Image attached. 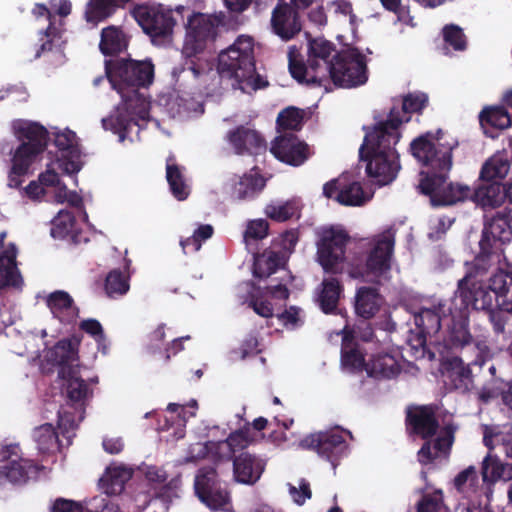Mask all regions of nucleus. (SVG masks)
Listing matches in <instances>:
<instances>
[{"instance_id":"nucleus-1","label":"nucleus","mask_w":512,"mask_h":512,"mask_svg":"<svg viewBox=\"0 0 512 512\" xmlns=\"http://www.w3.org/2000/svg\"><path fill=\"white\" fill-rule=\"evenodd\" d=\"M458 146L454 139H444V132L428 131L416 137L410 143L412 156L430 171L420 172L418 188L420 193L430 199L433 207L452 206L472 199L484 209L497 208L504 202L503 185L487 182L472 192L468 185L447 183L448 173L452 167V152Z\"/></svg>"},{"instance_id":"nucleus-2","label":"nucleus","mask_w":512,"mask_h":512,"mask_svg":"<svg viewBox=\"0 0 512 512\" xmlns=\"http://www.w3.org/2000/svg\"><path fill=\"white\" fill-rule=\"evenodd\" d=\"M105 73L122 98V109L115 115L102 119L105 130H111L123 141L132 125L149 117V103L139 88L150 85L154 78V65L150 60L117 58L105 60Z\"/></svg>"},{"instance_id":"nucleus-3","label":"nucleus","mask_w":512,"mask_h":512,"mask_svg":"<svg viewBox=\"0 0 512 512\" xmlns=\"http://www.w3.org/2000/svg\"><path fill=\"white\" fill-rule=\"evenodd\" d=\"M397 109L390 110L388 118L369 129L359 149V156L366 162V173L379 186L392 183L401 169L400 155L395 146L401 139L403 119Z\"/></svg>"},{"instance_id":"nucleus-4","label":"nucleus","mask_w":512,"mask_h":512,"mask_svg":"<svg viewBox=\"0 0 512 512\" xmlns=\"http://www.w3.org/2000/svg\"><path fill=\"white\" fill-rule=\"evenodd\" d=\"M350 240L349 234L334 227L323 229L317 243V261L329 277L322 280L316 297V302L325 314L336 312L339 300L344 292V286L338 275L344 271L346 246Z\"/></svg>"},{"instance_id":"nucleus-5","label":"nucleus","mask_w":512,"mask_h":512,"mask_svg":"<svg viewBox=\"0 0 512 512\" xmlns=\"http://www.w3.org/2000/svg\"><path fill=\"white\" fill-rule=\"evenodd\" d=\"M436 404L409 405L405 410V428L409 436L424 440L417 452V460L422 465L433 463L439 456H448L455 440L456 427L445 425L440 428Z\"/></svg>"},{"instance_id":"nucleus-6","label":"nucleus","mask_w":512,"mask_h":512,"mask_svg":"<svg viewBox=\"0 0 512 512\" xmlns=\"http://www.w3.org/2000/svg\"><path fill=\"white\" fill-rule=\"evenodd\" d=\"M318 78L322 79L319 87L330 91V85L337 88L351 89L362 86L368 81L366 56L357 48L336 52L332 65L321 70Z\"/></svg>"},{"instance_id":"nucleus-7","label":"nucleus","mask_w":512,"mask_h":512,"mask_svg":"<svg viewBox=\"0 0 512 512\" xmlns=\"http://www.w3.org/2000/svg\"><path fill=\"white\" fill-rule=\"evenodd\" d=\"M455 297L452 299L451 306L448 308L451 315V324L448 326L447 334L444 339L445 346L451 351L467 354L472 352L474 364L482 367L487 361L491 360L493 353L485 341L476 340L469 328V308H463L462 302L457 304Z\"/></svg>"},{"instance_id":"nucleus-8","label":"nucleus","mask_w":512,"mask_h":512,"mask_svg":"<svg viewBox=\"0 0 512 512\" xmlns=\"http://www.w3.org/2000/svg\"><path fill=\"white\" fill-rule=\"evenodd\" d=\"M217 72L223 79L232 80L234 88L253 78L256 73L254 42L249 36H239L217 57Z\"/></svg>"},{"instance_id":"nucleus-9","label":"nucleus","mask_w":512,"mask_h":512,"mask_svg":"<svg viewBox=\"0 0 512 512\" xmlns=\"http://www.w3.org/2000/svg\"><path fill=\"white\" fill-rule=\"evenodd\" d=\"M480 251L474 260L467 264V271L463 278L458 280L454 292L456 299L462 302L463 308H483L490 306V294L483 287L478 277L484 276L490 267V257L493 248L486 249L479 246Z\"/></svg>"},{"instance_id":"nucleus-10","label":"nucleus","mask_w":512,"mask_h":512,"mask_svg":"<svg viewBox=\"0 0 512 512\" xmlns=\"http://www.w3.org/2000/svg\"><path fill=\"white\" fill-rule=\"evenodd\" d=\"M225 12L214 14L193 13L187 20L186 38L182 52L188 55L202 53L209 42H214L220 26H228Z\"/></svg>"},{"instance_id":"nucleus-11","label":"nucleus","mask_w":512,"mask_h":512,"mask_svg":"<svg viewBox=\"0 0 512 512\" xmlns=\"http://www.w3.org/2000/svg\"><path fill=\"white\" fill-rule=\"evenodd\" d=\"M394 245L393 235H381L368 251L365 264L353 267L351 276L374 284H380L381 279L391 270Z\"/></svg>"},{"instance_id":"nucleus-12","label":"nucleus","mask_w":512,"mask_h":512,"mask_svg":"<svg viewBox=\"0 0 512 512\" xmlns=\"http://www.w3.org/2000/svg\"><path fill=\"white\" fill-rule=\"evenodd\" d=\"M132 13L140 27L153 41L166 39L172 35L176 19L171 9L161 4L137 5Z\"/></svg>"},{"instance_id":"nucleus-13","label":"nucleus","mask_w":512,"mask_h":512,"mask_svg":"<svg viewBox=\"0 0 512 512\" xmlns=\"http://www.w3.org/2000/svg\"><path fill=\"white\" fill-rule=\"evenodd\" d=\"M194 489L199 500L210 509H223L229 504L227 485L219 479L214 467L204 466L198 469Z\"/></svg>"},{"instance_id":"nucleus-14","label":"nucleus","mask_w":512,"mask_h":512,"mask_svg":"<svg viewBox=\"0 0 512 512\" xmlns=\"http://www.w3.org/2000/svg\"><path fill=\"white\" fill-rule=\"evenodd\" d=\"M18 446L6 447L4 461L0 465V479L15 484H25L32 476L38 473V466L31 460L20 457L17 453Z\"/></svg>"},{"instance_id":"nucleus-15","label":"nucleus","mask_w":512,"mask_h":512,"mask_svg":"<svg viewBox=\"0 0 512 512\" xmlns=\"http://www.w3.org/2000/svg\"><path fill=\"white\" fill-rule=\"evenodd\" d=\"M300 446L315 451L319 456L334 463L346 449V442L338 432L312 433L300 441Z\"/></svg>"},{"instance_id":"nucleus-16","label":"nucleus","mask_w":512,"mask_h":512,"mask_svg":"<svg viewBox=\"0 0 512 512\" xmlns=\"http://www.w3.org/2000/svg\"><path fill=\"white\" fill-rule=\"evenodd\" d=\"M79 344L78 340L64 338L47 350L46 360L59 367V377L71 375L78 370Z\"/></svg>"},{"instance_id":"nucleus-17","label":"nucleus","mask_w":512,"mask_h":512,"mask_svg":"<svg viewBox=\"0 0 512 512\" xmlns=\"http://www.w3.org/2000/svg\"><path fill=\"white\" fill-rule=\"evenodd\" d=\"M473 359L465 362L463 357H447L443 362L445 383L453 390L467 393L474 387V375L471 370Z\"/></svg>"},{"instance_id":"nucleus-18","label":"nucleus","mask_w":512,"mask_h":512,"mask_svg":"<svg viewBox=\"0 0 512 512\" xmlns=\"http://www.w3.org/2000/svg\"><path fill=\"white\" fill-rule=\"evenodd\" d=\"M271 153L283 163L300 166L309 158V146L293 133H287L274 140Z\"/></svg>"},{"instance_id":"nucleus-19","label":"nucleus","mask_w":512,"mask_h":512,"mask_svg":"<svg viewBox=\"0 0 512 512\" xmlns=\"http://www.w3.org/2000/svg\"><path fill=\"white\" fill-rule=\"evenodd\" d=\"M512 241V214L511 211L497 212L482 230L479 246L493 248L494 243L507 244Z\"/></svg>"},{"instance_id":"nucleus-20","label":"nucleus","mask_w":512,"mask_h":512,"mask_svg":"<svg viewBox=\"0 0 512 512\" xmlns=\"http://www.w3.org/2000/svg\"><path fill=\"white\" fill-rule=\"evenodd\" d=\"M445 305L439 303L433 308H421L414 315V323L420 330L419 334L415 338L416 344L412 345V349L415 350V354L422 349L421 355L424 354L423 348L426 343V336L434 335L441 329V316L445 314Z\"/></svg>"},{"instance_id":"nucleus-21","label":"nucleus","mask_w":512,"mask_h":512,"mask_svg":"<svg viewBox=\"0 0 512 512\" xmlns=\"http://www.w3.org/2000/svg\"><path fill=\"white\" fill-rule=\"evenodd\" d=\"M250 432L249 426L236 430L226 440L211 443L209 451L218 462L230 461L239 453L245 452L244 449L252 442Z\"/></svg>"},{"instance_id":"nucleus-22","label":"nucleus","mask_w":512,"mask_h":512,"mask_svg":"<svg viewBox=\"0 0 512 512\" xmlns=\"http://www.w3.org/2000/svg\"><path fill=\"white\" fill-rule=\"evenodd\" d=\"M271 24L275 34L283 40L292 39L302 28L299 13L286 3L273 10Z\"/></svg>"},{"instance_id":"nucleus-23","label":"nucleus","mask_w":512,"mask_h":512,"mask_svg":"<svg viewBox=\"0 0 512 512\" xmlns=\"http://www.w3.org/2000/svg\"><path fill=\"white\" fill-rule=\"evenodd\" d=\"M232 460L234 479L242 484L256 483L265 469L264 461L249 452H241Z\"/></svg>"},{"instance_id":"nucleus-24","label":"nucleus","mask_w":512,"mask_h":512,"mask_svg":"<svg viewBox=\"0 0 512 512\" xmlns=\"http://www.w3.org/2000/svg\"><path fill=\"white\" fill-rule=\"evenodd\" d=\"M485 289L494 294L496 307L512 313V272L499 269L489 278Z\"/></svg>"},{"instance_id":"nucleus-25","label":"nucleus","mask_w":512,"mask_h":512,"mask_svg":"<svg viewBox=\"0 0 512 512\" xmlns=\"http://www.w3.org/2000/svg\"><path fill=\"white\" fill-rule=\"evenodd\" d=\"M46 305L61 323L71 324L79 315V308L75 306L73 298L68 292L57 290L46 297Z\"/></svg>"},{"instance_id":"nucleus-26","label":"nucleus","mask_w":512,"mask_h":512,"mask_svg":"<svg viewBox=\"0 0 512 512\" xmlns=\"http://www.w3.org/2000/svg\"><path fill=\"white\" fill-rule=\"evenodd\" d=\"M228 139L238 154L257 153L266 148L265 139L260 133L242 125L230 131Z\"/></svg>"},{"instance_id":"nucleus-27","label":"nucleus","mask_w":512,"mask_h":512,"mask_svg":"<svg viewBox=\"0 0 512 512\" xmlns=\"http://www.w3.org/2000/svg\"><path fill=\"white\" fill-rule=\"evenodd\" d=\"M335 45L326 39H313L309 42L308 62L312 71L316 70V75L313 76V81H318V86L321 84L322 79L318 78L321 70L326 66L332 65V58L330 56L335 52Z\"/></svg>"},{"instance_id":"nucleus-28","label":"nucleus","mask_w":512,"mask_h":512,"mask_svg":"<svg viewBox=\"0 0 512 512\" xmlns=\"http://www.w3.org/2000/svg\"><path fill=\"white\" fill-rule=\"evenodd\" d=\"M383 298L375 287H359L355 295L354 309L357 316L369 320L382 306Z\"/></svg>"},{"instance_id":"nucleus-29","label":"nucleus","mask_w":512,"mask_h":512,"mask_svg":"<svg viewBox=\"0 0 512 512\" xmlns=\"http://www.w3.org/2000/svg\"><path fill=\"white\" fill-rule=\"evenodd\" d=\"M401 371L394 356L389 353H378L371 356L366 365L369 377L375 379H392Z\"/></svg>"},{"instance_id":"nucleus-30","label":"nucleus","mask_w":512,"mask_h":512,"mask_svg":"<svg viewBox=\"0 0 512 512\" xmlns=\"http://www.w3.org/2000/svg\"><path fill=\"white\" fill-rule=\"evenodd\" d=\"M131 469L124 466H110L100 479L105 497L116 496L123 492L125 484L132 478Z\"/></svg>"},{"instance_id":"nucleus-31","label":"nucleus","mask_w":512,"mask_h":512,"mask_svg":"<svg viewBox=\"0 0 512 512\" xmlns=\"http://www.w3.org/2000/svg\"><path fill=\"white\" fill-rule=\"evenodd\" d=\"M128 37L116 26H108L101 31L99 49L105 56L118 55L128 47Z\"/></svg>"},{"instance_id":"nucleus-32","label":"nucleus","mask_w":512,"mask_h":512,"mask_svg":"<svg viewBox=\"0 0 512 512\" xmlns=\"http://www.w3.org/2000/svg\"><path fill=\"white\" fill-rule=\"evenodd\" d=\"M481 475L483 482L495 483L512 479V464L504 463L498 456L488 454L482 461Z\"/></svg>"},{"instance_id":"nucleus-33","label":"nucleus","mask_w":512,"mask_h":512,"mask_svg":"<svg viewBox=\"0 0 512 512\" xmlns=\"http://www.w3.org/2000/svg\"><path fill=\"white\" fill-rule=\"evenodd\" d=\"M38 154L40 153L32 148L30 149V145L21 143L15 150L12 158V167L9 173L10 181L14 182L15 185H19L21 183L20 177L28 172Z\"/></svg>"},{"instance_id":"nucleus-34","label":"nucleus","mask_w":512,"mask_h":512,"mask_svg":"<svg viewBox=\"0 0 512 512\" xmlns=\"http://www.w3.org/2000/svg\"><path fill=\"white\" fill-rule=\"evenodd\" d=\"M265 187V180L259 174H244L233 185L231 196L236 200L256 197Z\"/></svg>"},{"instance_id":"nucleus-35","label":"nucleus","mask_w":512,"mask_h":512,"mask_svg":"<svg viewBox=\"0 0 512 512\" xmlns=\"http://www.w3.org/2000/svg\"><path fill=\"white\" fill-rule=\"evenodd\" d=\"M174 157H169L166 164V179L172 195L179 201L187 199L190 190L186 183L183 169L175 163H171Z\"/></svg>"},{"instance_id":"nucleus-36","label":"nucleus","mask_w":512,"mask_h":512,"mask_svg":"<svg viewBox=\"0 0 512 512\" xmlns=\"http://www.w3.org/2000/svg\"><path fill=\"white\" fill-rule=\"evenodd\" d=\"M33 439L37 444L39 452L53 454L60 451L61 443L58 433L50 423H45L33 430Z\"/></svg>"},{"instance_id":"nucleus-37","label":"nucleus","mask_w":512,"mask_h":512,"mask_svg":"<svg viewBox=\"0 0 512 512\" xmlns=\"http://www.w3.org/2000/svg\"><path fill=\"white\" fill-rule=\"evenodd\" d=\"M280 256L277 252L269 251L263 254H256L253 263V276L259 280L270 278L274 274H279L281 270Z\"/></svg>"},{"instance_id":"nucleus-38","label":"nucleus","mask_w":512,"mask_h":512,"mask_svg":"<svg viewBox=\"0 0 512 512\" xmlns=\"http://www.w3.org/2000/svg\"><path fill=\"white\" fill-rule=\"evenodd\" d=\"M79 370L72 373L71 375H66L64 377H60L65 380V394L68 399V402L72 405L83 404L87 399L89 394H92V391L89 390V387L85 380L78 376Z\"/></svg>"},{"instance_id":"nucleus-39","label":"nucleus","mask_w":512,"mask_h":512,"mask_svg":"<svg viewBox=\"0 0 512 512\" xmlns=\"http://www.w3.org/2000/svg\"><path fill=\"white\" fill-rule=\"evenodd\" d=\"M453 486L464 497L476 494L480 488L479 476L474 466H469L459 472L453 479Z\"/></svg>"},{"instance_id":"nucleus-40","label":"nucleus","mask_w":512,"mask_h":512,"mask_svg":"<svg viewBox=\"0 0 512 512\" xmlns=\"http://www.w3.org/2000/svg\"><path fill=\"white\" fill-rule=\"evenodd\" d=\"M481 126H490L496 129H506L511 125V117L504 106L484 108L479 115Z\"/></svg>"},{"instance_id":"nucleus-41","label":"nucleus","mask_w":512,"mask_h":512,"mask_svg":"<svg viewBox=\"0 0 512 512\" xmlns=\"http://www.w3.org/2000/svg\"><path fill=\"white\" fill-rule=\"evenodd\" d=\"M510 170L507 159L499 156L489 158L481 168L480 179L485 182H494L504 179Z\"/></svg>"},{"instance_id":"nucleus-42","label":"nucleus","mask_w":512,"mask_h":512,"mask_svg":"<svg viewBox=\"0 0 512 512\" xmlns=\"http://www.w3.org/2000/svg\"><path fill=\"white\" fill-rule=\"evenodd\" d=\"M428 95L424 92H413L408 93L403 97L402 107L399 109L398 107H392V109H397L399 111V117L402 118L405 122L410 121V114L422 113V110L428 105Z\"/></svg>"},{"instance_id":"nucleus-43","label":"nucleus","mask_w":512,"mask_h":512,"mask_svg":"<svg viewBox=\"0 0 512 512\" xmlns=\"http://www.w3.org/2000/svg\"><path fill=\"white\" fill-rule=\"evenodd\" d=\"M76 219L72 212L61 210L52 220L51 236L54 239L74 238Z\"/></svg>"},{"instance_id":"nucleus-44","label":"nucleus","mask_w":512,"mask_h":512,"mask_svg":"<svg viewBox=\"0 0 512 512\" xmlns=\"http://www.w3.org/2000/svg\"><path fill=\"white\" fill-rule=\"evenodd\" d=\"M483 443L490 450L501 445L505 455L512 459V433H504L498 426L486 425L483 432Z\"/></svg>"},{"instance_id":"nucleus-45","label":"nucleus","mask_w":512,"mask_h":512,"mask_svg":"<svg viewBox=\"0 0 512 512\" xmlns=\"http://www.w3.org/2000/svg\"><path fill=\"white\" fill-rule=\"evenodd\" d=\"M335 200L344 206H361L369 200V196L359 182H352L343 185Z\"/></svg>"},{"instance_id":"nucleus-46","label":"nucleus","mask_w":512,"mask_h":512,"mask_svg":"<svg viewBox=\"0 0 512 512\" xmlns=\"http://www.w3.org/2000/svg\"><path fill=\"white\" fill-rule=\"evenodd\" d=\"M344 340H346V337ZM341 363L345 369L351 372L366 371L367 362L365 361L364 355L356 345H352L346 341L343 342L341 350Z\"/></svg>"},{"instance_id":"nucleus-47","label":"nucleus","mask_w":512,"mask_h":512,"mask_svg":"<svg viewBox=\"0 0 512 512\" xmlns=\"http://www.w3.org/2000/svg\"><path fill=\"white\" fill-rule=\"evenodd\" d=\"M289 63L288 68L291 76L299 83H307L308 85L318 86V81H313V76L316 75V70L312 71L310 63L307 64L294 54L293 51L289 52Z\"/></svg>"},{"instance_id":"nucleus-48","label":"nucleus","mask_w":512,"mask_h":512,"mask_svg":"<svg viewBox=\"0 0 512 512\" xmlns=\"http://www.w3.org/2000/svg\"><path fill=\"white\" fill-rule=\"evenodd\" d=\"M182 55L184 56V61L175 66L172 70V76L176 83H179L183 74L187 72H189L195 80L205 73V67L198 58L199 54L188 55L182 52Z\"/></svg>"},{"instance_id":"nucleus-49","label":"nucleus","mask_w":512,"mask_h":512,"mask_svg":"<svg viewBox=\"0 0 512 512\" xmlns=\"http://www.w3.org/2000/svg\"><path fill=\"white\" fill-rule=\"evenodd\" d=\"M129 287V277L119 269L111 270L105 278L104 289L110 298L126 294Z\"/></svg>"},{"instance_id":"nucleus-50","label":"nucleus","mask_w":512,"mask_h":512,"mask_svg":"<svg viewBox=\"0 0 512 512\" xmlns=\"http://www.w3.org/2000/svg\"><path fill=\"white\" fill-rule=\"evenodd\" d=\"M22 134L27 139V142L22 144L30 145V149L39 153L45 150L48 143V131L45 127L32 123L22 130Z\"/></svg>"},{"instance_id":"nucleus-51","label":"nucleus","mask_w":512,"mask_h":512,"mask_svg":"<svg viewBox=\"0 0 512 512\" xmlns=\"http://www.w3.org/2000/svg\"><path fill=\"white\" fill-rule=\"evenodd\" d=\"M130 0H92L88 20H104L110 17L115 10Z\"/></svg>"},{"instance_id":"nucleus-52","label":"nucleus","mask_w":512,"mask_h":512,"mask_svg":"<svg viewBox=\"0 0 512 512\" xmlns=\"http://www.w3.org/2000/svg\"><path fill=\"white\" fill-rule=\"evenodd\" d=\"M304 111L290 106L283 109L277 117V126L282 130H300L303 124Z\"/></svg>"},{"instance_id":"nucleus-53","label":"nucleus","mask_w":512,"mask_h":512,"mask_svg":"<svg viewBox=\"0 0 512 512\" xmlns=\"http://www.w3.org/2000/svg\"><path fill=\"white\" fill-rule=\"evenodd\" d=\"M507 382L501 378H494L486 381L477 392V399L482 404H488L491 401L501 397L503 399L504 389Z\"/></svg>"},{"instance_id":"nucleus-54","label":"nucleus","mask_w":512,"mask_h":512,"mask_svg":"<svg viewBox=\"0 0 512 512\" xmlns=\"http://www.w3.org/2000/svg\"><path fill=\"white\" fill-rule=\"evenodd\" d=\"M299 212V207L295 201H286L282 204H270L266 207V215L277 222H285Z\"/></svg>"},{"instance_id":"nucleus-55","label":"nucleus","mask_w":512,"mask_h":512,"mask_svg":"<svg viewBox=\"0 0 512 512\" xmlns=\"http://www.w3.org/2000/svg\"><path fill=\"white\" fill-rule=\"evenodd\" d=\"M253 290L249 293L248 305L251 307L256 314L263 318L273 317V306L272 304L264 300V294L261 286L252 284Z\"/></svg>"},{"instance_id":"nucleus-56","label":"nucleus","mask_w":512,"mask_h":512,"mask_svg":"<svg viewBox=\"0 0 512 512\" xmlns=\"http://www.w3.org/2000/svg\"><path fill=\"white\" fill-rule=\"evenodd\" d=\"M442 34L445 43L455 51H464L467 48V37L458 25H445L442 29Z\"/></svg>"},{"instance_id":"nucleus-57","label":"nucleus","mask_w":512,"mask_h":512,"mask_svg":"<svg viewBox=\"0 0 512 512\" xmlns=\"http://www.w3.org/2000/svg\"><path fill=\"white\" fill-rule=\"evenodd\" d=\"M474 310H483L488 313V319L490 324L492 325L493 332L496 335H501L505 333L506 324L508 321V317L505 315L507 313L501 308L496 307L493 304L492 296L490 295V306L483 308H473Z\"/></svg>"},{"instance_id":"nucleus-58","label":"nucleus","mask_w":512,"mask_h":512,"mask_svg":"<svg viewBox=\"0 0 512 512\" xmlns=\"http://www.w3.org/2000/svg\"><path fill=\"white\" fill-rule=\"evenodd\" d=\"M279 282L276 284H267L262 287L264 295H270L272 298L286 300L289 298V290L287 288L288 273L285 269L279 271Z\"/></svg>"},{"instance_id":"nucleus-59","label":"nucleus","mask_w":512,"mask_h":512,"mask_svg":"<svg viewBox=\"0 0 512 512\" xmlns=\"http://www.w3.org/2000/svg\"><path fill=\"white\" fill-rule=\"evenodd\" d=\"M269 224L264 219H256L248 222L244 232V241L248 244L251 240H262L268 235Z\"/></svg>"},{"instance_id":"nucleus-60","label":"nucleus","mask_w":512,"mask_h":512,"mask_svg":"<svg viewBox=\"0 0 512 512\" xmlns=\"http://www.w3.org/2000/svg\"><path fill=\"white\" fill-rule=\"evenodd\" d=\"M54 144L60 151H67L72 154L77 150L76 133L69 129L58 132L55 134Z\"/></svg>"},{"instance_id":"nucleus-61","label":"nucleus","mask_w":512,"mask_h":512,"mask_svg":"<svg viewBox=\"0 0 512 512\" xmlns=\"http://www.w3.org/2000/svg\"><path fill=\"white\" fill-rule=\"evenodd\" d=\"M90 500L85 505L65 498H57L51 508V512H91L89 511Z\"/></svg>"},{"instance_id":"nucleus-62","label":"nucleus","mask_w":512,"mask_h":512,"mask_svg":"<svg viewBox=\"0 0 512 512\" xmlns=\"http://www.w3.org/2000/svg\"><path fill=\"white\" fill-rule=\"evenodd\" d=\"M441 504V491H436L432 494H425L417 504V512H439Z\"/></svg>"},{"instance_id":"nucleus-63","label":"nucleus","mask_w":512,"mask_h":512,"mask_svg":"<svg viewBox=\"0 0 512 512\" xmlns=\"http://www.w3.org/2000/svg\"><path fill=\"white\" fill-rule=\"evenodd\" d=\"M289 493L292 496L294 502L299 506L303 505L307 499H310L312 497L310 484L306 479L300 480L299 489H297L293 485H290Z\"/></svg>"},{"instance_id":"nucleus-64","label":"nucleus","mask_w":512,"mask_h":512,"mask_svg":"<svg viewBox=\"0 0 512 512\" xmlns=\"http://www.w3.org/2000/svg\"><path fill=\"white\" fill-rule=\"evenodd\" d=\"M80 330L92 336L97 342L105 339V334L101 323L93 318L81 321L79 325Z\"/></svg>"}]
</instances>
